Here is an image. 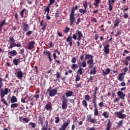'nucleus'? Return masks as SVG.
I'll use <instances>...</instances> for the list:
<instances>
[{"mask_svg":"<svg viewBox=\"0 0 130 130\" xmlns=\"http://www.w3.org/2000/svg\"><path fill=\"white\" fill-rule=\"evenodd\" d=\"M8 93H9V88H6L5 90L3 88L0 89V95L1 97V102H2L6 106H8L9 104H8V102L6 101V100L4 99L5 95H8Z\"/></svg>","mask_w":130,"mask_h":130,"instance_id":"f257e3e1","label":"nucleus"},{"mask_svg":"<svg viewBox=\"0 0 130 130\" xmlns=\"http://www.w3.org/2000/svg\"><path fill=\"white\" fill-rule=\"evenodd\" d=\"M85 60H88L87 61V63L89 64L88 68L92 69L94 67V60L93 59V55L91 54H86L84 58Z\"/></svg>","mask_w":130,"mask_h":130,"instance_id":"f03ea898","label":"nucleus"},{"mask_svg":"<svg viewBox=\"0 0 130 130\" xmlns=\"http://www.w3.org/2000/svg\"><path fill=\"white\" fill-rule=\"evenodd\" d=\"M82 37H83V34H82V31L77 30L75 34H73L72 36V38L74 39V40H77L78 41H81L82 40Z\"/></svg>","mask_w":130,"mask_h":130,"instance_id":"7ed1b4c3","label":"nucleus"},{"mask_svg":"<svg viewBox=\"0 0 130 130\" xmlns=\"http://www.w3.org/2000/svg\"><path fill=\"white\" fill-rule=\"evenodd\" d=\"M68 102L69 101L68 99L64 96V95H62V105H61V108L62 110H66L68 109Z\"/></svg>","mask_w":130,"mask_h":130,"instance_id":"20e7f679","label":"nucleus"},{"mask_svg":"<svg viewBox=\"0 0 130 130\" xmlns=\"http://www.w3.org/2000/svg\"><path fill=\"white\" fill-rule=\"evenodd\" d=\"M70 26H73V24L75 23L76 18H75V9L72 8L71 10V13L70 15Z\"/></svg>","mask_w":130,"mask_h":130,"instance_id":"39448f33","label":"nucleus"},{"mask_svg":"<svg viewBox=\"0 0 130 130\" xmlns=\"http://www.w3.org/2000/svg\"><path fill=\"white\" fill-rule=\"evenodd\" d=\"M71 123V119L68 118L67 121H65L63 124L61 126V127L59 128V130H66L69 125Z\"/></svg>","mask_w":130,"mask_h":130,"instance_id":"423d86ee","label":"nucleus"},{"mask_svg":"<svg viewBox=\"0 0 130 130\" xmlns=\"http://www.w3.org/2000/svg\"><path fill=\"white\" fill-rule=\"evenodd\" d=\"M86 121L90 123H97V119L92 118V115L89 114L86 116Z\"/></svg>","mask_w":130,"mask_h":130,"instance_id":"0eeeda50","label":"nucleus"},{"mask_svg":"<svg viewBox=\"0 0 130 130\" xmlns=\"http://www.w3.org/2000/svg\"><path fill=\"white\" fill-rule=\"evenodd\" d=\"M122 62H123L124 66H128L129 69H130V56H127L125 57L124 59L121 60Z\"/></svg>","mask_w":130,"mask_h":130,"instance_id":"6e6552de","label":"nucleus"},{"mask_svg":"<svg viewBox=\"0 0 130 130\" xmlns=\"http://www.w3.org/2000/svg\"><path fill=\"white\" fill-rule=\"evenodd\" d=\"M58 89V87H56L55 89L50 90L49 92V96H50V97H54V96L57 94Z\"/></svg>","mask_w":130,"mask_h":130,"instance_id":"1a4fd4ad","label":"nucleus"},{"mask_svg":"<svg viewBox=\"0 0 130 130\" xmlns=\"http://www.w3.org/2000/svg\"><path fill=\"white\" fill-rule=\"evenodd\" d=\"M103 45L104 47V52L106 54H109V52H110V50L109 49V47H110V45L109 44H107V45H105V44H103Z\"/></svg>","mask_w":130,"mask_h":130,"instance_id":"9d476101","label":"nucleus"},{"mask_svg":"<svg viewBox=\"0 0 130 130\" xmlns=\"http://www.w3.org/2000/svg\"><path fill=\"white\" fill-rule=\"evenodd\" d=\"M38 124H40L41 126H43L44 123V117L43 116L40 115L38 117Z\"/></svg>","mask_w":130,"mask_h":130,"instance_id":"9b49d317","label":"nucleus"},{"mask_svg":"<svg viewBox=\"0 0 130 130\" xmlns=\"http://www.w3.org/2000/svg\"><path fill=\"white\" fill-rule=\"evenodd\" d=\"M115 113L117 115V117L120 119H124V118H126V115L122 114L120 112H116Z\"/></svg>","mask_w":130,"mask_h":130,"instance_id":"f8f14e48","label":"nucleus"},{"mask_svg":"<svg viewBox=\"0 0 130 130\" xmlns=\"http://www.w3.org/2000/svg\"><path fill=\"white\" fill-rule=\"evenodd\" d=\"M22 29L24 32H27L30 28L29 27V24L27 22L22 23Z\"/></svg>","mask_w":130,"mask_h":130,"instance_id":"ddd939ff","label":"nucleus"},{"mask_svg":"<svg viewBox=\"0 0 130 130\" xmlns=\"http://www.w3.org/2000/svg\"><path fill=\"white\" fill-rule=\"evenodd\" d=\"M24 13L26 17H28V10L25 8H23L20 12L21 18H24Z\"/></svg>","mask_w":130,"mask_h":130,"instance_id":"4468645a","label":"nucleus"},{"mask_svg":"<svg viewBox=\"0 0 130 130\" xmlns=\"http://www.w3.org/2000/svg\"><path fill=\"white\" fill-rule=\"evenodd\" d=\"M43 22H44V20H42L40 22V25L41 27H42V30L43 31H45L46 30V27H47V23H43Z\"/></svg>","mask_w":130,"mask_h":130,"instance_id":"2eb2a0df","label":"nucleus"},{"mask_svg":"<svg viewBox=\"0 0 130 130\" xmlns=\"http://www.w3.org/2000/svg\"><path fill=\"white\" fill-rule=\"evenodd\" d=\"M21 59H23V58L20 57L18 59L15 58L13 60V62L14 63V64L15 66H18V64H19V62H22V61H23V60L20 61L21 60Z\"/></svg>","mask_w":130,"mask_h":130,"instance_id":"dca6fc26","label":"nucleus"},{"mask_svg":"<svg viewBox=\"0 0 130 130\" xmlns=\"http://www.w3.org/2000/svg\"><path fill=\"white\" fill-rule=\"evenodd\" d=\"M34 45H35V42H30L27 46L28 49H29V50H32V49H34Z\"/></svg>","mask_w":130,"mask_h":130,"instance_id":"f3484780","label":"nucleus"},{"mask_svg":"<svg viewBox=\"0 0 130 130\" xmlns=\"http://www.w3.org/2000/svg\"><path fill=\"white\" fill-rule=\"evenodd\" d=\"M73 37L72 36H69L66 39L67 42H69V45L70 47H72L73 46Z\"/></svg>","mask_w":130,"mask_h":130,"instance_id":"a211bd4d","label":"nucleus"},{"mask_svg":"<svg viewBox=\"0 0 130 130\" xmlns=\"http://www.w3.org/2000/svg\"><path fill=\"white\" fill-rule=\"evenodd\" d=\"M117 95L119 97L120 99H122V100H124V97H125V94L123 93V92L118 91Z\"/></svg>","mask_w":130,"mask_h":130,"instance_id":"6ab92c4d","label":"nucleus"},{"mask_svg":"<svg viewBox=\"0 0 130 130\" xmlns=\"http://www.w3.org/2000/svg\"><path fill=\"white\" fill-rule=\"evenodd\" d=\"M124 75V73H120L117 77V80L120 82H122V81L124 80V77H123Z\"/></svg>","mask_w":130,"mask_h":130,"instance_id":"aec40b11","label":"nucleus"},{"mask_svg":"<svg viewBox=\"0 0 130 130\" xmlns=\"http://www.w3.org/2000/svg\"><path fill=\"white\" fill-rule=\"evenodd\" d=\"M23 72H22V71H18L16 73V76L17 77V78L18 79H19V80H21V79H22L23 78Z\"/></svg>","mask_w":130,"mask_h":130,"instance_id":"412c9836","label":"nucleus"},{"mask_svg":"<svg viewBox=\"0 0 130 130\" xmlns=\"http://www.w3.org/2000/svg\"><path fill=\"white\" fill-rule=\"evenodd\" d=\"M45 108L46 110H49V111H50L51 109H52V105H51V103H48L45 106Z\"/></svg>","mask_w":130,"mask_h":130,"instance_id":"4be33fe9","label":"nucleus"},{"mask_svg":"<svg viewBox=\"0 0 130 130\" xmlns=\"http://www.w3.org/2000/svg\"><path fill=\"white\" fill-rule=\"evenodd\" d=\"M112 126V123H111V121H110V120H108V123L106 124V130H110V128H111Z\"/></svg>","mask_w":130,"mask_h":130,"instance_id":"5701e85b","label":"nucleus"},{"mask_svg":"<svg viewBox=\"0 0 130 130\" xmlns=\"http://www.w3.org/2000/svg\"><path fill=\"white\" fill-rule=\"evenodd\" d=\"M6 24H7L6 20H3L0 23V33L3 31V27L6 25Z\"/></svg>","mask_w":130,"mask_h":130,"instance_id":"b1692460","label":"nucleus"},{"mask_svg":"<svg viewBox=\"0 0 130 130\" xmlns=\"http://www.w3.org/2000/svg\"><path fill=\"white\" fill-rule=\"evenodd\" d=\"M17 51L15 50H13L8 52L9 55H11V56H16V55H17Z\"/></svg>","mask_w":130,"mask_h":130,"instance_id":"393cba45","label":"nucleus"},{"mask_svg":"<svg viewBox=\"0 0 130 130\" xmlns=\"http://www.w3.org/2000/svg\"><path fill=\"white\" fill-rule=\"evenodd\" d=\"M111 70L110 68H107L105 70V71L104 70L103 71V76H106V75H108L109 73L111 72Z\"/></svg>","mask_w":130,"mask_h":130,"instance_id":"a878e982","label":"nucleus"},{"mask_svg":"<svg viewBox=\"0 0 130 130\" xmlns=\"http://www.w3.org/2000/svg\"><path fill=\"white\" fill-rule=\"evenodd\" d=\"M60 14H61V11H60V9L59 8H58L56 10V12L55 13V16L56 18H58L59 17Z\"/></svg>","mask_w":130,"mask_h":130,"instance_id":"bb28decb","label":"nucleus"},{"mask_svg":"<svg viewBox=\"0 0 130 130\" xmlns=\"http://www.w3.org/2000/svg\"><path fill=\"white\" fill-rule=\"evenodd\" d=\"M16 102H18V99L15 95L12 96L11 99V103H16Z\"/></svg>","mask_w":130,"mask_h":130,"instance_id":"cd10ccee","label":"nucleus"},{"mask_svg":"<svg viewBox=\"0 0 130 130\" xmlns=\"http://www.w3.org/2000/svg\"><path fill=\"white\" fill-rule=\"evenodd\" d=\"M78 64L79 66V67H82L83 68H86V60H84L81 63L80 61H79L78 62Z\"/></svg>","mask_w":130,"mask_h":130,"instance_id":"c85d7f7f","label":"nucleus"},{"mask_svg":"<svg viewBox=\"0 0 130 130\" xmlns=\"http://www.w3.org/2000/svg\"><path fill=\"white\" fill-rule=\"evenodd\" d=\"M119 23H120V19H119V18H116L115 21V24H114V28L117 27V26L119 25Z\"/></svg>","mask_w":130,"mask_h":130,"instance_id":"c756f323","label":"nucleus"},{"mask_svg":"<svg viewBox=\"0 0 130 130\" xmlns=\"http://www.w3.org/2000/svg\"><path fill=\"white\" fill-rule=\"evenodd\" d=\"M73 91L71 90H68L66 93L65 94L67 97H71L73 94Z\"/></svg>","mask_w":130,"mask_h":130,"instance_id":"7c9ffc66","label":"nucleus"},{"mask_svg":"<svg viewBox=\"0 0 130 130\" xmlns=\"http://www.w3.org/2000/svg\"><path fill=\"white\" fill-rule=\"evenodd\" d=\"M77 75H83V68L80 67L76 72Z\"/></svg>","mask_w":130,"mask_h":130,"instance_id":"2f4dec72","label":"nucleus"},{"mask_svg":"<svg viewBox=\"0 0 130 130\" xmlns=\"http://www.w3.org/2000/svg\"><path fill=\"white\" fill-rule=\"evenodd\" d=\"M79 12L81 14V15H85L86 13H87V9L84 8V9H80L79 10Z\"/></svg>","mask_w":130,"mask_h":130,"instance_id":"473e14b6","label":"nucleus"},{"mask_svg":"<svg viewBox=\"0 0 130 130\" xmlns=\"http://www.w3.org/2000/svg\"><path fill=\"white\" fill-rule=\"evenodd\" d=\"M78 64H76V63H73L71 65V69L72 70H73V71H75L76 70H77L78 69Z\"/></svg>","mask_w":130,"mask_h":130,"instance_id":"72a5a7b5","label":"nucleus"},{"mask_svg":"<svg viewBox=\"0 0 130 130\" xmlns=\"http://www.w3.org/2000/svg\"><path fill=\"white\" fill-rule=\"evenodd\" d=\"M96 69H97V68L96 67V66H94L93 68V70L91 69L90 70V75H95L96 73Z\"/></svg>","mask_w":130,"mask_h":130,"instance_id":"f704fd0d","label":"nucleus"},{"mask_svg":"<svg viewBox=\"0 0 130 130\" xmlns=\"http://www.w3.org/2000/svg\"><path fill=\"white\" fill-rule=\"evenodd\" d=\"M53 56L54 57V59L55 61H56L57 63L60 64V61L56 59V58H57V56H56V53H54L53 54Z\"/></svg>","mask_w":130,"mask_h":130,"instance_id":"c9c22d12","label":"nucleus"},{"mask_svg":"<svg viewBox=\"0 0 130 130\" xmlns=\"http://www.w3.org/2000/svg\"><path fill=\"white\" fill-rule=\"evenodd\" d=\"M108 4H109V10L110 11H112L113 5L111 4V2H110V0H108Z\"/></svg>","mask_w":130,"mask_h":130,"instance_id":"e433bc0d","label":"nucleus"},{"mask_svg":"<svg viewBox=\"0 0 130 130\" xmlns=\"http://www.w3.org/2000/svg\"><path fill=\"white\" fill-rule=\"evenodd\" d=\"M45 12V14H46V12L47 14H49V12H50V6L48 5L46 7Z\"/></svg>","mask_w":130,"mask_h":130,"instance_id":"4c0bfd02","label":"nucleus"},{"mask_svg":"<svg viewBox=\"0 0 130 130\" xmlns=\"http://www.w3.org/2000/svg\"><path fill=\"white\" fill-rule=\"evenodd\" d=\"M43 54L46 56H49L50 55H51V53L50 52V51L47 50L44 51L43 52Z\"/></svg>","mask_w":130,"mask_h":130,"instance_id":"58836bf2","label":"nucleus"},{"mask_svg":"<svg viewBox=\"0 0 130 130\" xmlns=\"http://www.w3.org/2000/svg\"><path fill=\"white\" fill-rule=\"evenodd\" d=\"M14 47H16V43L15 42L11 43L10 44V46L8 47V49H12V48H14Z\"/></svg>","mask_w":130,"mask_h":130,"instance_id":"ea45409f","label":"nucleus"},{"mask_svg":"<svg viewBox=\"0 0 130 130\" xmlns=\"http://www.w3.org/2000/svg\"><path fill=\"white\" fill-rule=\"evenodd\" d=\"M103 116L105 118H108V117H109V113H108V112H104Z\"/></svg>","mask_w":130,"mask_h":130,"instance_id":"a19ab883","label":"nucleus"},{"mask_svg":"<svg viewBox=\"0 0 130 130\" xmlns=\"http://www.w3.org/2000/svg\"><path fill=\"white\" fill-rule=\"evenodd\" d=\"M83 3V6L84 9H88V2L87 1H84Z\"/></svg>","mask_w":130,"mask_h":130,"instance_id":"79ce46f5","label":"nucleus"},{"mask_svg":"<svg viewBox=\"0 0 130 130\" xmlns=\"http://www.w3.org/2000/svg\"><path fill=\"white\" fill-rule=\"evenodd\" d=\"M82 103L83 106L87 108V107L88 106V103H87V101L84 100L83 101H82Z\"/></svg>","mask_w":130,"mask_h":130,"instance_id":"37998d69","label":"nucleus"},{"mask_svg":"<svg viewBox=\"0 0 130 130\" xmlns=\"http://www.w3.org/2000/svg\"><path fill=\"white\" fill-rule=\"evenodd\" d=\"M29 125H31L32 128H35L36 127V123L33 122H30L29 123Z\"/></svg>","mask_w":130,"mask_h":130,"instance_id":"c03bdc74","label":"nucleus"},{"mask_svg":"<svg viewBox=\"0 0 130 130\" xmlns=\"http://www.w3.org/2000/svg\"><path fill=\"white\" fill-rule=\"evenodd\" d=\"M39 92H40L39 91H37V92H36V95H35L34 96V98H36L37 99H39V98H40Z\"/></svg>","mask_w":130,"mask_h":130,"instance_id":"a18cd8bd","label":"nucleus"},{"mask_svg":"<svg viewBox=\"0 0 130 130\" xmlns=\"http://www.w3.org/2000/svg\"><path fill=\"white\" fill-rule=\"evenodd\" d=\"M94 116H98V115H99V111H98V109H94Z\"/></svg>","mask_w":130,"mask_h":130,"instance_id":"49530a36","label":"nucleus"},{"mask_svg":"<svg viewBox=\"0 0 130 130\" xmlns=\"http://www.w3.org/2000/svg\"><path fill=\"white\" fill-rule=\"evenodd\" d=\"M54 119L55 123H59V121H60V119L58 117H55Z\"/></svg>","mask_w":130,"mask_h":130,"instance_id":"de8ad7c7","label":"nucleus"},{"mask_svg":"<svg viewBox=\"0 0 130 130\" xmlns=\"http://www.w3.org/2000/svg\"><path fill=\"white\" fill-rule=\"evenodd\" d=\"M122 123H123V120L119 121L117 124V127H120L122 125Z\"/></svg>","mask_w":130,"mask_h":130,"instance_id":"09e8293b","label":"nucleus"},{"mask_svg":"<svg viewBox=\"0 0 130 130\" xmlns=\"http://www.w3.org/2000/svg\"><path fill=\"white\" fill-rule=\"evenodd\" d=\"M56 79L58 81H59V77H60V76H61V74H59V72H57L56 73Z\"/></svg>","mask_w":130,"mask_h":130,"instance_id":"8fccbe9b","label":"nucleus"},{"mask_svg":"<svg viewBox=\"0 0 130 130\" xmlns=\"http://www.w3.org/2000/svg\"><path fill=\"white\" fill-rule=\"evenodd\" d=\"M22 120L23 121H24V122H25L26 123H28V122H29V121H30V120H29V119H28V118H27V117L23 118L22 119Z\"/></svg>","mask_w":130,"mask_h":130,"instance_id":"3c124183","label":"nucleus"},{"mask_svg":"<svg viewBox=\"0 0 130 130\" xmlns=\"http://www.w3.org/2000/svg\"><path fill=\"white\" fill-rule=\"evenodd\" d=\"M32 33H33V31L32 30H28L26 32L25 35L26 36H30V35H31V34H32Z\"/></svg>","mask_w":130,"mask_h":130,"instance_id":"603ef678","label":"nucleus"},{"mask_svg":"<svg viewBox=\"0 0 130 130\" xmlns=\"http://www.w3.org/2000/svg\"><path fill=\"white\" fill-rule=\"evenodd\" d=\"M9 40L11 41V43L15 42L16 41L15 40V39L13 37V36H10L9 37Z\"/></svg>","mask_w":130,"mask_h":130,"instance_id":"864d4df0","label":"nucleus"},{"mask_svg":"<svg viewBox=\"0 0 130 130\" xmlns=\"http://www.w3.org/2000/svg\"><path fill=\"white\" fill-rule=\"evenodd\" d=\"M18 107V104L15 103L11 105V108H15Z\"/></svg>","mask_w":130,"mask_h":130,"instance_id":"5fc2aeb1","label":"nucleus"},{"mask_svg":"<svg viewBox=\"0 0 130 130\" xmlns=\"http://www.w3.org/2000/svg\"><path fill=\"white\" fill-rule=\"evenodd\" d=\"M77 61V58L73 57L71 60V62L72 63H76Z\"/></svg>","mask_w":130,"mask_h":130,"instance_id":"6e6d98bb","label":"nucleus"},{"mask_svg":"<svg viewBox=\"0 0 130 130\" xmlns=\"http://www.w3.org/2000/svg\"><path fill=\"white\" fill-rule=\"evenodd\" d=\"M3 86H4V83H3V78H0V89L3 88Z\"/></svg>","mask_w":130,"mask_h":130,"instance_id":"4d7b16f0","label":"nucleus"},{"mask_svg":"<svg viewBox=\"0 0 130 130\" xmlns=\"http://www.w3.org/2000/svg\"><path fill=\"white\" fill-rule=\"evenodd\" d=\"M76 82H79L80 80H81V77H80V75H77L76 76Z\"/></svg>","mask_w":130,"mask_h":130,"instance_id":"13d9d810","label":"nucleus"},{"mask_svg":"<svg viewBox=\"0 0 130 130\" xmlns=\"http://www.w3.org/2000/svg\"><path fill=\"white\" fill-rule=\"evenodd\" d=\"M123 16L124 19H127L129 17V15H128V14H127V13H124Z\"/></svg>","mask_w":130,"mask_h":130,"instance_id":"bf43d9fd","label":"nucleus"},{"mask_svg":"<svg viewBox=\"0 0 130 130\" xmlns=\"http://www.w3.org/2000/svg\"><path fill=\"white\" fill-rule=\"evenodd\" d=\"M124 52L122 53L123 56H125V53L128 54L129 53V51H127V50H124Z\"/></svg>","mask_w":130,"mask_h":130,"instance_id":"052dcab7","label":"nucleus"},{"mask_svg":"<svg viewBox=\"0 0 130 130\" xmlns=\"http://www.w3.org/2000/svg\"><path fill=\"white\" fill-rule=\"evenodd\" d=\"M70 27L66 26L65 29L63 30L65 33H68L69 31H70Z\"/></svg>","mask_w":130,"mask_h":130,"instance_id":"680f3d73","label":"nucleus"},{"mask_svg":"<svg viewBox=\"0 0 130 130\" xmlns=\"http://www.w3.org/2000/svg\"><path fill=\"white\" fill-rule=\"evenodd\" d=\"M85 99L86 100V101H90V95L89 94H87L85 96Z\"/></svg>","mask_w":130,"mask_h":130,"instance_id":"e2e57ef3","label":"nucleus"},{"mask_svg":"<svg viewBox=\"0 0 130 130\" xmlns=\"http://www.w3.org/2000/svg\"><path fill=\"white\" fill-rule=\"evenodd\" d=\"M121 35V32H120V31L119 30V29H117V31L116 34L115 35V36L116 37H117L118 36H119V35Z\"/></svg>","mask_w":130,"mask_h":130,"instance_id":"0e129e2a","label":"nucleus"},{"mask_svg":"<svg viewBox=\"0 0 130 130\" xmlns=\"http://www.w3.org/2000/svg\"><path fill=\"white\" fill-rule=\"evenodd\" d=\"M91 21L92 23H97V19L95 17H92Z\"/></svg>","mask_w":130,"mask_h":130,"instance_id":"69168bd1","label":"nucleus"},{"mask_svg":"<svg viewBox=\"0 0 130 130\" xmlns=\"http://www.w3.org/2000/svg\"><path fill=\"white\" fill-rule=\"evenodd\" d=\"M55 3V0H49V6H51V5H53Z\"/></svg>","mask_w":130,"mask_h":130,"instance_id":"338daca9","label":"nucleus"},{"mask_svg":"<svg viewBox=\"0 0 130 130\" xmlns=\"http://www.w3.org/2000/svg\"><path fill=\"white\" fill-rule=\"evenodd\" d=\"M23 5H26V2L25 1H22L20 2V5L23 6Z\"/></svg>","mask_w":130,"mask_h":130,"instance_id":"774afa93","label":"nucleus"}]
</instances>
